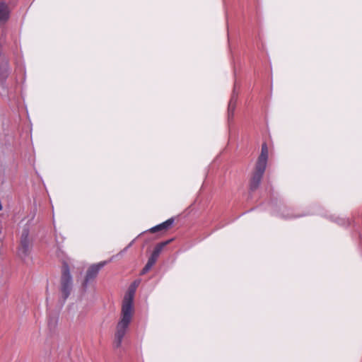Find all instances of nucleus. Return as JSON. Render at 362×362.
<instances>
[{
	"mask_svg": "<svg viewBox=\"0 0 362 362\" xmlns=\"http://www.w3.org/2000/svg\"><path fill=\"white\" fill-rule=\"evenodd\" d=\"M268 160V148L266 143L262 145L261 153L257 159L256 165L260 167H267Z\"/></svg>",
	"mask_w": 362,
	"mask_h": 362,
	"instance_id": "7",
	"label": "nucleus"
},
{
	"mask_svg": "<svg viewBox=\"0 0 362 362\" xmlns=\"http://www.w3.org/2000/svg\"><path fill=\"white\" fill-rule=\"evenodd\" d=\"M134 240H133L124 250H122V252H126L134 243Z\"/></svg>",
	"mask_w": 362,
	"mask_h": 362,
	"instance_id": "16",
	"label": "nucleus"
},
{
	"mask_svg": "<svg viewBox=\"0 0 362 362\" xmlns=\"http://www.w3.org/2000/svg\"><path fill=\"white\" fill-rule=\"evenodd\" d=\"M9 18V10L8 6L4 2L0 3V22L4 23Z\"/></svg>",
	"mask_w": 362,
	"mask_h": 362,
	"instance_id": "8",
	"label": "nucleus"
},
{
	"mask_svg": "<svg viewBox=\"0 0 362 362\" xmlns=\"http://www.w3.org/2000/svg\"><path fill=\"white\" fill-rule=\"evenodd\" d=\"M150 270V269L144 267L141 271V274H146V272H148V271Z\"/></svg>",
	"mask_w": 362,
	"mask_h": 362,
	"instance_id": "17",
	"label": "nucleus"
},
{
	"mask_svg": "<svg viewBox=\"0 0 362 362\" xmlns=\"http://www.w3.org/2000/svg\"><path fill=\"white\" fill-rule=\"evenodd\" d=\"M333 221L339 225L344 226L346 224V220L344 218L335 217Z\"/></svg>",
	"mask_w": 362,
	"mask_h": 362,
	"instance_id": "11",
	"label": "nucleus"
},
{
	"mask_svg": "<svg viewBox=\"0 0 362 362\" xmlns=\"http://www.w3.org/2000/svg\"><path fill=\"white\" fill-rule=\"evenodd\" d=\"M57 322V319L56 317H52L49 320L48 325L50 327H54Z\"/></svg>",
	"mask_w": 362,
	"mask_h": 362,
	"instance_id": "13",
	"label": "nucleus"
},
{
	"mask_svg": "<svg viewBox=\"0 0 362 362\" xmlns=\"http://www.w3.org/2000/svg\"><path fill=\"white\" fill-rule=\"evenodd\" d=\"M105 262H102L97 264H93L88 268L83 282V287L84 288H86L88 284L95 279L99 271L105 266Z\"/></svg>",
	"mask_w": 362,
	"mask_h": 362,
	"instance_id": "4",
	"label": "nucleus"
},
{
	"mask_svg": "<svg viewBox=\"0 0 362 362\" xmlns=\"http://www.w3.org/2000/svg\"><path fill=\"white\" fill-rule=\"evenodd\" d=\"M272 213H275V211L272 209Z\"/></svg>",
	"mask_w": 362,
	"mask_h": 362,
	"instance_id": "22",
	"label": "nucleus"
},
{
	"mask_svg": "<svg viewBox=\"0 0 362 362\" xmlns=\"http://www.w3.org/2000/svg\"><path fill=\"white\" fill-rule=\"evenodd\" d=\"M281 216L285 218H298L303 216V215H290V214H284L282 213Z\"/></svg>",
	"mask_w": 362,
	"mask_h": 362,
	"instance_id": "14",
	"label": "nucleus"
},
{
	"mask_svg": "<svg viewBox=\"0 0 362 362\" xmlns=\"http://www.w3.org/2000/svg\"><path fill=\"white\" fill-rule=\"evenodd\" d=\"M173 222H174V219L172 218L168 219L167 221H165L164 222H163L161 223V225H162V226L163 228V230H166V229L169 228L172 226Z\"/></svg>",
	"mask_w": 362,
	"mask_h": 362,
	"instance_id": "10",
	"label": "nucleus"
},
{
	"mask_svg": "<svg viewBox=\"0 0 362 362\" xmlns=\"http://www.w3.org/2000/svg\"><path fill=\"white\" fill-rule=\"evenodd\" d=\"M73 288V279L68 264L64 262L62 267V276L60 279V291L64 300L69 296Z\"/></svg>",
	"mask_w": 362,
	"mask_h": 362,
	"instance_id": "2",
	"label": "nucleus"
},
{
	"mask_svg": "<svg viewBox=\"0 0 362 362\" xmlns=\"http://www.w3.org/2000/svg\"><path fill=\"white\" fill-rule=\"evenodd\" d=\"M149 262H151L152 263L155 264L156 262V259H155L154 258H153L152 257L150 256V257L148 258V259Z\"/></svg>",
	"mask_w": 362,
	"mask_h": 362,
	"instance_id": "19",
	"label": "nucleus"
},
{
	"mask_svg": "<svg viewBox=\"0 0 362 362\" xmlns=\"http://www.w3.org/2000/svg\"><path fill=\"white\" fill-rule=\"evenodd\" d=\"M32 247V242L29 239V230L25 228L21 236L20 245L18 247L19 257L23 259L27 258L30 254Z\"/></svg>",
	"mask_w": 362,
	"mask_h": 362,
	"instance_id": "3",
	"label": "nucleus"
},
{
	"mask_svg": "<svg viewBox=\"0 0 362 362\" xmlns=\"http://www.w3.org/2000/svg\"><path fill=\"white\" fill-rule=\"evenodd\" d=\"M145 267H147V268H148V269H150L152 268V267H151V265L148 264L147 263H146V264L145 265Z\"/></svg>",
	"mask_w": 362,
	"mask_h": 362,
	"instance_id": "21",
	"label": "nucleus"
},
{
	"mask_svg": "<svg viewBox=\"0 0 362 362\" xmlns=\"http://www.w3.org/2000/svg\"><path fill=\"white\" fill-rule=\"evenodd\" d=\"M160 254L158 253H156L155 252L153 251L151 257H152L153 258H154L155 259H158V257H159Z\"/></svg>",
	"mask_w": 362,
	"mask_h": 362,
	"instance_id": "15",
	"label": "nucleus"
},
{
	"mask_svg": "<svg viewBox=\"0 0 362 362\" xmlns=\"http://www.w3.org/2000/svg\"><path fill=\"white\" fill-rule=\"evenodd\" d=\"M163 230V228L161 223H160V224H158V225H157L156 226L152 227L151 228H150L149 230L151 233H156L157 231H160V230Z\"/></svg>",
	"mask_w": 362,
	"mask_h": 362,
	"instance_id": "12",
	"label": "nucleus"
},
{
	"mask_svg": "<svg viewBox=\"0 0 362 362\" xmlns=\"http://www.w3.org/2000/svg\"><path fill=\"white\" fill-rule=\"evenodd\" d=\"M150 270V269L144 267L141 271V274H146V272H148V271Z\"/></svg>",
	"mask_w": 362,
	"mask_h": 362,
	"instance_id": "18",
	"label": "nucleus"
},
{
	"mask_svg": "<svg viewBox=\"0 0 362 362\" xmlns=\"http://www.w3.org/2000/svg\"><path fill=\"white\" fill-rule=\"evenodd\" d=\"M170 241L171 240H167L165 242H162V243H158V245H156V247L153 250V252H155L156 253L160 254L163 247L165 246H166Z\"/></svg>",
	"mask_w": 362,
	"mask_h": 362,
	"instance_id": "9",
	"label": "nucleus"
},
{
	"mask_svg": "<svg viewBox=\"0 0 362 362\" xmlns=\"http://www.w3.org/2000/svg\"><path fill=\"white\" fill-rule=\"evenodd\" d=\"M134 291L129 290L128 293L125 294L122 300L120 318L117 324L115 334L114 346L115 348L120 347L123 338L132 322L134 314Z\"/></svg>",
	"mask_w": 362,
	"mask_h": 362,
	"instance_id": "1",
	"label": "nucleus"
},
{
	"mask_svg": "<svg viewBox=\"0 0 362 362\" xmlns=\"http://www.w3.org/2000/svg\"><path fill=\"white\" fill-rule=\"evenodd\" d=\"M265 168L260 167L256 165L255 171L252 175L250 180V189L252 191L257 189L261 182L262 176L265 171Z\"/></svg>",
	"mask_w": 362,
	"mask_h": 362,
	"instance_id": "5",
	"label": "nucleus"
},
{
	"mask_svg": "<svg viewBox=\"0 0 362 362\" xmlns=\"http://www.w3.org/2000/svg\"><path fill=\"white\" fill-rule=\"evenodd\" d=\"M147 264L151 265V267H153L155 264L152 263L151 262H149L148 260L147 262Z\"/></svg>",
	"mask_w": 362,
	"mask_h": 362,
	"instance_id": "20",
	"label": "nucleus"
},
{
	"mask_svg": "<svg viewBox=\"0 0 362 362\" xmlns=\"http://www.w3.org/2000/svg\"><path fill=\"white\" fill-rule=\"evenodd\" d=\"M236 88H237V84L235 83L234 85L233 94L231 95L230 100L228 103V119H232L233 117V115H234V111H235V106H236V101H237V98H238V92L236 91Z\"/></svg>",
	"mask_w": 362,
	"mask_h": 362,
	"instance_id": "6",
	"label": "nucleus"
}]
</instances>
